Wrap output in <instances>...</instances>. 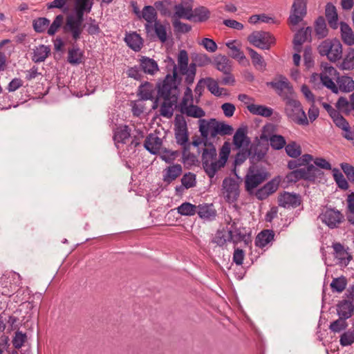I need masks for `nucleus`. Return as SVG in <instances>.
Segmentation results:
<instances>
[{
  "label": "nucleus",
  "mask_w": 354,
  "mask_h": 354,
  "mask_svg": "<svg viewBox=\"0 0 354 354\" xmlns=\"http://www.w3.org/2000/svg\"><path fill=\"white\" fill-rule=\"evenodd\" d=\"M177 72L174 67L173 75H167L161 86L158 91V99L155 100L153 108L158 106V100L162 98L163 102L160 106V113L162 116L170 118L173 115L174 109L177 106L179 90L176 84Z\"/></svg>",
  "instance_id": "obj_1"
},
{
  "label": "nucleus",
  "mask_w": 354,
  "mask_h": 354,
  "mask_svg": "<svg viewBox=\"0 0 354 354\" xmlns=\"http://www.w3.org/2000/svg\"><path fill=\"white\" fill-rule=\"evenodd\" d=\"M198 122L199 131L201 132L202 138L205 140V141H207L209 136H210L211 138H215L218 135H231L233 132L232 126L223 122H219L214 118L210 120L200 119Z\"/></svg>",
  "instance_id": "obj_2"
},
{
  "label": "nucleus",
  "mask_w": 354,
  "mask_h": 354,
  "mask_svg": "<svg viewBox=\"0 0 354 354\" xmlns=\"http://www.w3.org/2000/svg\"><path fill=\"white\" fill-rule=\"evenodd\" d=\"M75 14H70L66 16V23L63 26V30L66 34H71L74 41L80 39L84 30V14L85 11L76 7Z\"/></svg>",
  "instance_id": "obj_3"
},
{
  "label": "nucleus",
  "mask_w": 354,
  "mask_h": 354,
  "mask_svg": "<svg viewBox=\"0 0 354 354\" xmlns=\"http://www.w3.org/2000/svg\"><path fill=\"white\" fill-rule=\"evenodd\" d=\"M205 149L202 153L203 167L207 175L212 178L216 173L221 169L218 167L216 149L212 143L205 141Z\"/></svg>",
  "instance_id": "obj_4"
},
{
  "label": "nucleus",
  "mask_w": 354,
  "mask_h": 354,
  "mask_svg": "<svg viewBox=\"0 0 354 354\" xmlns=\"http://www.w3.org/2000/svg\"><path fill=\"white\" fill-rule=\"evenodd\" d=\"M285 102V112L288 118L297 124L308 125V119L301 103L293 97H288Z\"/></svg>",
  "instance_id": "obj_5"
},
{
  "label": "nucleus",
  "mask_w": 354,
  "mask_h": 354,
  "mask_svg": "<svg viewBox=\"0 0 354 354\" xmlns=\"http://www.w3.org/2000/svg\"><path fill=\"white\" fill-rule=\"evenodd\" d=\"M318 50L321 55H326L331 62L340 59L342 54V44L338 40H324L318 46Z\"/></svg>",
  "instance_id": "obj_6"
},
{
  "label": "nucleus",
  "mask_w": 354,
  "mask_h": 354,
  "mask_svg": "<svg viewBox=\"0 0 354 354\" xmlns=\"http://www.w3.org/2000/svg\"><path fill=\"white\" fill-rule=\"evenodd\" d=\"M248 41L257 48L268 50L274 44V37L268 32L254 31L248 37Z\"/></svg>",
  "instance_id": "obj_7"
},
{
  "label": "nucleus",
  "mask_w": 354,
  "mask_h": 354,
  "mask_svg": "<svg viewBox=\"0 0 354 354\" xmlns=\"http://www.w3.org/2000/svg\"><path fill=\"white\" fill-rule=\"evenodd\" d=\"M319 218L328 227L333 229L337 227L342 222L344 216L337 209L328 208L322 212Z\"/></svg>",
  "instance_id": "obj_8"
},
{
  "label": "nucleus",
  "mask_w": 354,
  "mask_h": 354,
  "mask_svg": "<svg viewBox=\"0 0 354 354\" xmlns=\"http://www.w3.org/2000/svg\"><path fill=\"white\" fill-rule=\"evenodd\" d=\"M223 194L229 203L236 201L239 196V185L232 178H225L222 184Z\"/></svg>",
  "instance_id": "obj_9"
},
{
  "label": "nucleus",
  "mask_w": 354,
  "mask_h": 354,
  "mask_svg": "<svg viewBox=\"0 0 354 354\" xmlns=\"http://www.w3.org/2000/svg\"><path fill=\"white\" fill-rule=\"evenodd\" d=\"M228 224L231 225L230 229L228 230V241H232L235 244L243 241L245 245H248L249 243L252 241L250 234H247L245 229H241L236 227L235 221L231 220Z\"/></svg>",
  "instance_id": "obj_10"
},
{
  "label": "nucleus",
  "mask_w": 354,
  "mask_h": 354,
  "mask_svg": "<svg viewBox=\"0 0 354 354\" xmlns=\"http://www.w3.org/2000/svg\"><path fill=\"white\" fill-rule=\"evenodd\" d=\"M306 14V4L305 0H295L291 9V14L288 18L291 26L297 25L303 20Z\"/></svg>",
  "instance_id": "obj_11"
},
{
  "label": "nucleus",
  "mask_w": 354,
  "mask_h": 354,
  "mask_svg": "<svg viewBox=\"0 0 354 354\" xmlns=\"http://www.w3.org/2000/svg\"><path fill=\"white\" fill-rule=\"evenodd\" d=\"M337 70L333 66L325 67L324 71L320 74V80L323 85L335 93L338 92V87L333 80H337Z\"/></svg>",
  "instance_id": "obj_12"
},
{
  "label": "nucleus",
  "mask_w": 354,
  "mask_h": 354,
  "mask_svg": "<svg viewBox=\"0 0 354 354\" xmlns=\"http://www.w3.org/2000/svg\"><path fill=\"white\" fill-rule=\"evenodd\" d=\"M268 178L267 173L263 171H250L245 179V189L251 191L258 187Z\"/></svg>",
  "instance_id": "obj_13"
},
{
  "label": "nucleus",
  "mask_w": 354,
  "mask_h": 354,
  "mask_svg": "<svg viewBox=\"0 0 354 354\" xmlns=\"http://www.w3.org/2000/svg\"><path fill=\"white\" fill-rule=\"evenodd\" d=\"M137 14L140 18L142 17L147 21L145 28L147 32L149 33L153 28L152 24H155L156 21H158L157 20L158 16L156 8L151 6H145L142 8L141 13L138 12Z\"/></svg>",
  "instance_id": "obj_14"
},
{
  "label": "nucleus",
  "mask_w": 354,
  "mask_h": 354,
  "mask_svg": "<svg viewBox=\"0 0 354 354\" xmlns=\"http://www.w3.org/2000/svg\"><path fill=\"white\" fill-rule=\"evenodd\" d=\"M299 195L284 192L278 197V204L284 208H295L301 204Z\"/></svg>",
  "instance_id": "obj_15"
},
{
  "label": "nucleus",
  "mask_w": 354,
  "mask_h": 354,
  "mask_svg": "<svg viewBox=\"0 0 354 354\" xmlns=\"http://www.w3.org/2000/svg\"><path fill=\"white\" fill-rule=\"evenodd\" d=\"M317 169L313 165H309L306 168L297 169L292 171L288 176V178L291 181H297L299 179H309L313 176Z\"/></svg>",
  "instance_id": "obj_16"
},
{
  "label": "nucleus",
  "mask_w": 354,
  "mask_h": 354,
  "mask_svg": "<svg viewBox=\"0 0 354 354\" xmlns=\"http://www.w3.org/2000/svg\"><path fill=\"white\" fill-rule=\"evenodd\" d=\"M272 85L284 100H287L288 97H293V88L286 78H283L277 82H273Z\"/></svg>",
  "instance_id": "obj_17"
},
{
  "label": "nucleus",
  "mask_w": 354,
  "mask_h": 354,
  "mask_svg": "<svg viewBox=\"0 0 354 354\" xmlns=\"http://www.w3.org/2000/svg\"><path fill=\"white\" fill-rule=\"evenodd\" d=\"M162 145V139L153 133L148 135L144 142L145 148L152 154L160 153Z\"/></svg>",
  "instance_id": "obj_18"
},
{
  "label": "nucleus",
  "mask_w": 354,
  "mask_h": 354,
  "mask_svg": "<svg viewBox=\"0 0 354 354\" xmlns=\"http://www.w3.org/2000/svg\"><path fill=\"white\" fill-rule=\"evenodd\" d=\"M139 62L140 69L147 75H154L159 71L158 63L150 57L142 56Z\"/></svg>",
  "instance_id": "obj_19"
},
{
  "label": "nucleus",
  "mask_w": 354,
  "mask_h": 354,
  "mask_svg": "<svg viewBox=\"0 0 354 354\" xmlns=\"http://www.w3.org/2000/svg\"><path fill=\"white\" fill-rule=\"evenodd\" d=\"M312 29L307 27L306 29L299 30L295 35L293 39L294 48L299 53L301 51V45L308 41L311 36Z\"/></svg>",
  "instance_id": "obj_20"
},
{
  "label": "nucleus",
  "mask_w": 354,
  "mask_h": 354,
  "mask_svg": "<svg viewBox=\"0 0 354 354\" xmlns=\"http://www.w3.org/2000/svg\"><path fill=\"white\" fill-rule=\"evenodd\" d=\"M202 82H203L207 87L208 90L216 96H221L226 94V90L223 88H220L217 81L212 77L201 79L198 83L196 89Z\"/></svg>",
  "instance_id": "obj_21"
},
{
  "label": "nucleus",
  "mask_w": 354,
  "mask_h": 354,
  "mask_svg": "<svg viewBox=\"0 0 354 354\" xmlns=\"http://www.w3.org/2000/svg\"><path fill=\"white\" fill-rule=\"evenodd\" d=\"M175 13L172 19H186L192 20V6L191 5L184 6L183 3L177 4L174 6Z\"/></svg>",
  "instance_id": "obj_22"
},
{
  "label": "nucleus",
  "mask_w": 354,
  "mask_h": 354,
  "mask_svg": "<svg viewBox=\"0 0 354 354\" xmlns=\"http://www.w3.org/2000/svg\"><path fill=\"white\" fill-rule=\"evenodd\" d=\"M182 173V167L179 164L168 167L163 171V180L170 183L176 180Z\"/></svg>",
  "instance_id": "obj_23"
},
{
  "label": "nucleus",
  "mask_w": 354,
  "mask_h": 354,
  "mask_svg": "<svg viewBox=\"0 0 354 354\" xmlns=\"http://www.w3.org/2000/svg\"><path fill=\"white\" fill-rule=\"evenodd\" d=\"M155 94L156 88L149 82H145L139 86L138 95L143 100H153Z\"/></svg>",
  "instance_id": "obj_24"
},
{
  "label": "nucleus",
  "mask_w": 354,
  "mask_h": 354,
  "mask_svg": "<svg viewBox=\"0 0 354 354\" xmlns=\"http://www.w3.org/2000/svg\"><path fill=\"white\" fill-rule=\"evenodd\" d=\"M337 310L340 317L348 319L353 314L354 306L351 301L343 300L337 305Z\"/></svg>",
  "instance_id": "obj_25"
},
{
  "label": "nucleus",
  "mask_w": 354,
  "mask_h": 354,
  "mask_svg": "<svg viewBox=\"0 0 354 354\" xmlns=\"http://www.w3.org/2000/svg\"><path fill=\"white\" fill-rule=\"evenodd\" d=\"M274 236L272 230H265L261 231L256 237L255 245L259 248H263L270 243Z\"/></svg>",
  "instance_id": "obj_26"
},
{
  "label": "nucleus",
  "mask_w": 354,
  "mask_h": 354,
  "mask_svg": "<svg viewBox=\"0 0 354 354\" xmlns=\"http://www.w3.org/2000/svg\"><path fill=\"white\" fill-rule=\"evenodd\" d=\"M50 53V48L49 46L39 45L34 49L32 60L35 63L44 62Z\"/></svg>",
  "instance_id": "obj_27"
},
{
  "label": "nucleus",
  "mask_w": 354,
  "mask_h": 354,
  "mask_svg": "<svg viewBox=\"0 0 354 354\" xmlns=\"http://www.w3.org/2000/svg\"><path fill=\"white\" fill-rule=\"evenodd\" d=\"M247 108L252 114L265 118L270 117L273 113V109L272 108L264 105L252 104L248 105Z\"/></svg>",
  "instance_id": "obj_28"
},
{
  "label": "nucleus",
  "mask_w": 354,
  "mask_h": 354,
  "mask_svg": "<svg viewBox=\"0 0 354 354\" xmlns=\"http://www.w3.org/2000/svg\"><path fill=\"white\" fill-rule=\"evenodd\" d=\"M340 30L342 39L348 46L354 44V32L351 28L346 23L341 22Z\"/></svg>",
  "instance_id": "obj_29"
},
{
  "label": "nucleus",
  "mask_w": 354,
  "mask_h": 354,
  "mask_svg": "<svg viewBox=\"0 0 354 354\" xmlns=\"http://www.w3.org/2000/svg\"><path fill=\"white\" fill-rule=\"evenodd\" d=\"M130 129L128 126L118 127L114 133L113 139L117 143H126L130 138Z\"/></svg>",
  "instance_id": "obj_30"
},
{
  "label": "nucleus",
  "mask_w": 354,
  "mask_h": 354,
  "mask_svg": "<svg viewBox=\"0 0 354 354\" xmlns=\"http://www.w3.org/2000/svg\"><path fill=\"white\" fill-rule=\"evenodd\" d=\"M247 50L254 66L260 71H264L266 68V63L263 57L251 48H248Z\"/></svg>",
  "instance_id": "obj_31"
},
{
  "label": "nucleus",
  "mask_w": 354,
  "mask_h": 354,
  "mask_svg": "<svg viewBox=\"0 0 354 354\" xmlns=\"http://www.w3.org/2000/svg\"><path fill=\"white\" fill-rule=\"evenodd\" d=\"M83 52L77 47L73 46L68 50L67 61L72 65H78L82 62Z\"/></svg>",
  "instance_id": "obj_32"
},
{
  "label": "nucleus",
  "mask_w": 354,
  "mask_h": 354,
  "mask_svg": "<svg viewBox=\"0 0 354 354\" xmlns=\"http://www.w3.org/2000/svg\"><path fill=\"white\" fill-rule=\"evenodd\" d=\"M325 13L330 26L333 28H336L337 27L338 17L335 6L332 3H327Z\"/></svg>",
  "instance_id": "obj_33"
},
{
  "label": "nucleus",
  "mask_w": 354,
  "mask_h": 354,
  "mask_svg": "<svg viewBox=\"0 0 354 354\" xmlns=\"http://www.w3.org/2000/svg\"><path fill=\"white\" fill-rule=\"evenodd\" d=\"M214 64L217 70L227 74L231 71L230 59L224 55H218L214 59Z\"/></svg>",
  "instance_id": "obj_34"
},
{
  "label": "nucleus",
  "mask_w": 354,
  "mask_h": 354,
  "mask_svg": "<svg viewBox=\"0 0 354 354\" xmlns=\"http://www.w3.org/2000/svg\"><path fill=\"white\" fill-rule=\"evenodd\" d=\"M127 44L133 50L138 51L142 46V39L140 35L136 32L129 34L125 37Z\"/></svg>",
  "instance_id": "obj_35"
},
{
  "label": "nucleus",
  "mask_w": 354,
  "mask_h": 354,
  "mask_svg": "<svg viewBox=\"0 0 354 354\" xmlns=\"http://www.w3.org/2000/svg\"><path fill=\"white\" fill-rule=\"evenodd\" d=\"M155 34L158 39L162 42L165 43L167 40V25L161 23L160 21H156L152 25Z\"/></svg>",
  "instance_id": "obj_36"
},
{
  "label": "nucleus",
  "mask_w": 354,
  "mask_h": 354,
  "mask_svg": "<svg viewBox=\"0 0 354 354\" xmlns=\"http://www.w3.org/2000/svg\"><path fill=\"white\" fill-rule=\"evenodd\" d=\"M340 90L345 92H351L354 89V81L348 76L337 77V80Z\"/></svg>",
  "instance_id": "obj_37"
},
{
  "label": "nucleus",
  "mask_w": 354,
  "mask_h": 354,
  "mask_svg": "<svg viewBox=\"0 0 354 354\" xmlns=\"http://www.w3.org/2000/svg\"><path fill=\"white\" fill-rule=\"evenodd\" d=\"M196 213L201 218H209L215 215L213 209V205L208 204H203L197 206Z\"/></svg>",
  "instance_id": "obj_38"
},
{
  "label": "nucleus",
  "mask_w": 354,
  "mask_h": 354,
  "mask_svg": "<svg viewBox=\"0 0 354 354\" xmlns=\"http://www.w3.org/2000/svg\"><path fill=\"white\" fill-rule=\"evenodd\" d=\"M347 285V280L344 277L334 278L330 283V288L333 292H342Z\"/></svg>",
  "instance_id": "obj_39"
},
{
  "label": "nucleus",
  "mask_w": 354,
  "mask_h": 354,
  "mask_svg": "<svg viewBox=\"0 0 354 354\" xmlns=\"http://www.w3.org/2000/svg\"><path fill=\"white\" fill-rule=\"evenodd\" d=\"M315 30L319 38H324L328 35V29L324 17H320L317 19Z\"/></svg>",
  "instance_id": "obj_40"
},
{
  "label": "nucleus",
  "mask_w": 354,
  "mask_h": 354,
  "mask_svg": "<svg viewBox=\"0 0 354 354\" xmlns=\"http://www.w3.org/2000/svg\"><path fill=\"white\" fill-rule=\"evenodd\" d=\"M194 21H204L209 18V12L205 7H200L198 8L192 9Z\"/></svg>",
  "instance_id": "obj_41"
},
{
  "label": "nucleus",
  "mask_w": 354,
  "mask_h": 354,
  "mask_svg": "<svg viewBox=\"0 0 354 354\" xmlns=\"http://www.w3.org/2000/svg\"><path fill=\"white\" fill-rule=\"evenodd\" d=\"M188 116L201 118L205 115V111L200 107L195 105H189L181 111Z\"/></svg>",
  "instance_id": "obj_42"
},
{
  "label": "nucleus",
  "mask_w": 354,
  "mask_h": 354,
  "mask_svg": "<svg viewBox=\"0 0 354 354\" xmlns=\"http://www.w3.org/2000/svg\"><path fill=\"white\" fill-rule=\"evenodd\" d=\"M197 206L189 203H183L178 207V212L183 216H193L196 213Z\"/></svg>",
  "instance_id": "obj_43"
},
{
  "label": "nucleus",
  "mask_w": 354,
  "mask_h": 354,
  "mask_svg": "<svg viewBox=\"0 0 354 354\" xmlns=\"http://www.w3.org/2000/svg\"><path fill=\"white\" fill-rule=\"evenodd\" d=\"M246 138V131L243 128H239L234 135L233 144L237 149H239L243 145Z\"/></svg>",
  "instance_id": "obj_44"
},
{
  "label": "nucleus",
  "mask_w": 354,
  "mask_h": 354,
  "mask_svg": "<svg viewBox=\"0 0 354 354\" xmlns=\"http://www.w3.org/2000/svg\"><path fill=\"white\" fill-rule=\"evenodd\" d=\"M210 64H212V59L207 55L199 53L194 57L193 59V63L191 64H194V68H196V66L203 67L208 66Z\"/></svg>",
  "instance_id": "obj_45"
},
{
  "label": "nucleus",
  "mask_w": 354,
  "mask_h": 354,
  "mask_svg": "<svg viewBox=\"0 0 354 354\" xmlns=\"http://www.w3.org/2000/svg\"><path fill=\"white\" fill-rule=\"evenodd\" d=\"M230 153V145L227 142H225L222 146L220 153H219V158L218 161V167L221 169L223 167L227 160L228 156Z\"/></svg>",
  "instance_id": "obj_46"
},
{
  "label": "nucleus",
  "mask_w": 354,
  "mask_h": 354,
  "mask_svg": "<svg viewBox=\"0 0 354 354\" xmlns=\"http://www.w3.org/2000/svg\"><path fill=\"white\" fill-rule=\"evenodd\" d=\"M178 66L180 72L187 71L189 68L188 62L189 57L187 52L185 50H180L178 55Z\"/></svg>",
  "instance_id": "obj_47"
},
{
  "label": "nucleus",
  "mask_w": 354,
  "mask_h": 354,
  "mask_svg": "<svg viewBox=\"0 0 354 354\" xmlns=\"http://www.w3.org/2000/svg\"><path fill=\"white\" fill-rule=\"evenodd\" d=\"M347 202V219L348 222L354 224V192L350 194L346 199Z\"/></svg>",
  "instance_id": "obj_48"
},
{
  "label": "nucleus",
  "mask_w": 354,
  "mask_h": 354,
  "mask_svg": "<svg viewBox=\"0 0 354 354\" xmlns=\"http://www.w3.org/2000/svg\"><path fill=\"white\" fill-rule=\"evenodd\" d=\"M270 144L273 149L279 150L286 146V142L282 136L272 135L270 138Z\"/></svg>",
  "instance_id": "obj_49"
},
{
  "label": "nucleus",
  "mask_w": 354,
  "mask_h": 354,
  "mask_svg": "<svg viewBox=\"0 0 354 354\" xmlns=\"http://www.w3.org/2000/svg\"><path fill=\"white\" fill-rule=\"evenodd\" d=\"M235 41H231L226 43V46L230 50L229 55L234 59L240 60L245 59L243 53L235 46Z\"/></svg>",
  "instance_id": "obj_50"
},
{
  "label": "nucleus",
  "mask_w": 354,
  "mask_h": 354,
  "mask_svg": "<svg viewBox=\"0 0 354 354\" xmlns=\"http://www.w3.org/2000/svg\"><path fill=\"white\" fill-rule=\"evenodd\" d=\"M50 24V20L45 17H40L33 21V28L37 32H44Z\"/></svg>",
  "instance_id": "obj_51"
},
{
  "label": "nucleus",
  "mask_w": 354,
  "mask_h": 354,
  "mask_svg": "<svg viewBox=\"0 0 354 354\" xmlns=\"http://www.w3.org/2000/svg\"><path fill=\"white\" fill-rule=\"evenodd\" d=\"M342 68L344 70H352L354 68V49L351 48L343 59Z\"/></svg>",
  "instance_id": "obj_52"
},
{
  "label": "nucleus",
  "mask_w": 354,
  "mask_h": 354,
  "mask_svg": "<svg viewBox=\"0 0 354 354\" xmlns=\"http://www.w3.org/2000/svg\"><path fill=\"white\" fill-rule=\"evenodd\" d=\"M287 154L292 158H297L301 153V147L295 142H292L285 146Z\"/></svg>",
  "instance_id": "obj_53"
},
{
  "label": "nucleus",
  "mask_w": 354,
  "mask_h": 354,
  "mask_svg": "<svg viewBox=\"0 0 354 354\" xmlns=\"http://www.w3.org/2000/svg\"><path fill=\"white\" fill-rule=\"evenodd\" d=\"M339 342L343 346H350L354 343V330L351 328L344 333L340 337Z\"/></svg>",
  "instance_id": "obj_54"
},
{
  "label": "nucleus",
  "mask_w": 354,
  "mask_h": 354,
  "mask_svg": "<svg viewBox=\"0 0 354 354\" xmlns=\"http://www.w3.org/2000/svg\"><path fill=\"white\" fill-rule=\"evenodd\" d=\"M64 21V16L62 15H59L56 16L53 22L50 26L49 28L48 29V34L50 36L54 35L56 32L58 30V29L62 26Z\"/></svg>",
  "instance_id": "obj_55"
},
{
  "label": "nucleus",
  "mask_w": 354,
  "mask_h": 354,
  "mask_svg": "<svg viewBox=\"0 0 354 354\" xmlns=\"http://www.w3.org/2000/svg\"><path fill=\"white\" fill-rule=\"evenodd\" d=\"M17 322L15 317L10 316L7 319L3 315H0V332H3L6 328V323L10 324L8 330L11 331L13 330V325Z\"/></svg>",
  "instance_id": "obj_56"
},
{
  "label": "nucleus",
  "mask_w": 354,
  "mask_h": 354,
  "mask_svg": "<svg viewBox=\"0 0 354 354\" xmlns=\"http://www.w3.org/2000/svg\"><path fill=\"white\" fill-rule=\"evenodd\" d=\"M26 335L25 333H23L21 331L18 330L15 333V335L12 339L13 346L15 348L19 349L22 347V346L26 342Z\"/></svg>",
  "instance_id": "obj_57"
},
{
  "label": "nucleus",
  "mask_w": 354,
  "mask_h": 354,
  "mask_svg": "<svg viewBox=\"0 0 354 354\" xmlns=\"http://www.w3.org/2000/svg\"><path fill=\"white\" fill-rule=\"evenodd\" d=\"M181 183L186 189L194 187L196 185V175L191 172L185 174L181 178Z\"/></svg>",
  "instance_id": "obj_58"
},
{
  "label": "nucleus",
  "mask_w": 354,
  "mask_h": 354,
  "mask_svg": "<svg viewBox=\"0 0 354 354\" xmlns=\"http://www.w3.org/2000/svg\"><path fill=\"white\" fill-rule=\"evenodd\" d=\"M172 24L177 32L186 33L192 28L191 26L181 22L178 19H172Z\"/></svg>",
  "instance_id": "obj_59"
},
{
  "label": "nucleus",
  "mask_w": 354,
  "mask_h": 354,
  "mask_svg": "<svg viewBox=\"0 0 354 354\" xmlns=\"http://www.w3.org/2000/svg\"><path fill=\"white\" fill-rule=\"evenodd\" d=\"M346 319L339 317L338 319L334 321L330 324V329L335 333H338L345 329L347 327V323L346 322Z\"/></svg>",
  "instance_id": "obj_60"
},
{
  "label": "nucleus",
  "mask_w": 354,
  "mask_h": 354,
  "mask_svg": "<svg viewBox=\"0 0 354 354\" xmlns=\"http://www.w3.org/2000/svg\"><path fill=\"white\" fill-rule=\"evenodd\" d=\"M333 122L335 124L337 127L342 129H346V128H349V124L348 122L342 116L338 111L335 113L331 116Z\"/></svg>",
  "instance_id": "obj_61"
},
{
  "label": "nucleus",
  "mask_w": 354,
  "mask_h": 354,
  "mask_svg": "<svg viewBox=\"0 0 354 354\" xmlns=\"http://www.w3.org/2000/svg\"><path fill=\"white\" fill-rule=\"evenodd\" d=\"M333 247L337 258L341 261H344L346 259H348L349 255L342 244L339 243H335Z\"/></svg>",
  "instance_id": "obj_62"
},
{
  "label": "nucleus",
  "mask_w": 354,
  "mask_h": 354,
  "mask_svg": "<svg viewBox=\"0 0 354 354\" xmlns=\"http://www.w3.org/2000/svg\"><path fill=\"white\" fill-rule=\"evenodd\" d=\"M196 73V68H194V64H189V68H187V71L180 72L182 75H186L185 82L189 85L193 84Z\"/></svg>",
  "instance_id": "obj_63"
},
{
  "label": "nucleus",
  "mask_w": 354,
  "mask_h": 354,
  "mask_svg": "<svg viewBox=\"0 0 354 354\" xmlns=\"http://www.w3.org/2000/svg\"><path fill=\"white\" fill-rule=\"evenodd\" d=\"M202 45L208 52L214 53L216 51L218 46L216 42L209 38H204L198 43Z\"/></svg>",
  "instance_id": "obj_64"
}]
</instances>
